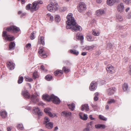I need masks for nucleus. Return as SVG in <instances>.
I'll return each instance as SVG.
<instances>
[{
	"instance_id": "1",
	"label": "nucleus",
	"mask_w": 131,
	"mask_h": 131,
	"mask_svg": "<svg viewBox=\"0 0 131 131\" xmlns=\"http://www.w3.org/2000/svg\"><path fill=\"white\" fill-rule=\"evenodd\" d=\"M67 20L66 21L67 29H71L73 31H81L82 30V28L76 24L74 18L73 17L72 13L69 14L67 16Z\"/></svg>"
},
{
	"instance_id": "2",
	"label": "nucleus",
	"mask_w": 131,
	"mask_h": 131,
	"mask_svg": "<svg viewBox=\"0 0 131 131\" xmlns=\"http://www.w3.org/2000/svg\"><path fill=\"white\" fill-rule=\"evenodd\" d=\"M78 11L80 13H82L86 9L85 4L84 3H80L77 7Z\"/></svg>"
},
{
	"instance_id": "3",
	"label": "nucleus",
	"mask_w": 131,
	"mask_h": 131,
	"mask_svg": "<svg viewBox=\"0 0 131 131\" xmlns=\"http://www.w3.org/2000/svg\"><path fill=\"white\" fill-rule=\"evenodd\" d=\"M6 30L8 31H12L16 33L20 30L19 28L15 26H12L6 28Z\"/></svg>"
},
{
	"instance_id": "4",
	"label": "nucleus",
	"mask_w": 131,
	"mask_h": 131,
	"mask_svg": "<svg viewBox=\"0 0 131 131\" xmlns=\"http://www.w3.org/2000/svg\"><path fill=\"white\" fill-rule=\"evenodd\" d=\"M3 36L4 38L6 40L10 41L14 39V36L10 37V35L7 34L6 31H5L3 32Z\"/></svg>"
},
{
	"instance_id": "5",
	"label": "nucleus",
	"mask_w": 131,
	"mask_h": 131,
	"mask_svg": "<svg viewBox=\"0 0 131 131\" xmlns=\"http://www.w3.org/2000/svg\"><path fill=\"white\" fill-rule=\"evenodd\" d=\"M106 70L108 72L112 74L114 73L115 71L114 67L111 64L107 66Z\"/></svg>"
},
{
	"instance_id": "6",
	"label": "nucleus",
	"mask_w": 131,
	"mask_h": 131,
	"mask_svg": "<svg viewBox=\"0 0 131 131\" xmlns=\"http://www.w3.org/2000/svg\"><path fill=\"white\" fill-rule=\"evenodd\" d=\"M51 100L53 103L56 104H59L60 102V100L57 97L54 96L53 95H51Z\"/></svg>"
},
{
	"instance_id": "7",
	"label": "nucleus",
	"mask_w": 131,
	"mask_h": 131,
	"mask_svg": "<svg viewBox=\"0 0 131 131\" xmlns=\"http://www.w3.org/2000/svg\"><path fill=\"white\" fill-rule=\"evenodd\" d=\"M38 53L40 56L46 58L47 57V55L45 54L46 52L44 50V48L42 47H41L39 48Z\"/></svg>"
},
{
	"instance_id": "8",
	"label": "nucleus",
	"mask_w": 131,
	"mask_h": 131,
	"mask_svg": "<svg viewBox=\"0 0 131 131\" xmlns=\"http://www.w3.org/2000/svg\"><path fill=\"white\" fill-rule=\"evenodd\" d=\"M117 10L120 13L123 12L125 9L124 4L122 3H121L118 4L117 6Z\"/></svg>"
},
{
	"instance_id": "9",
	"label": "nucleus",
	"mask_w": 131,
	"mask_h": 131,
	"mask_svg": "<svg viewBox=\"0 0 131 131\" xmlns=\"http://www.w3.org/2000/svg\"><path fill=\"white\" fill-rule=\"evenodd\" d=\"M52 4L53 10V12H54L58 9L59 6L58 3L55 1H53L52 2Z\"/></svg>"
},
{
	"instance_id": "10",
	"label": "nucleus",
	"mask_w": 131,
	"mask_h": 131,
	"mask_svg": "<svg viewBox=\"0 0 131 131\" xmlns=\"http://www.w3.org/2000/svg\"><path fill=\"white\" fill-rule=\"evenodd\" d=\"M7 66L9 69L12 70L15 67V64L12 61L9 62L7 63Z\"/></svg>"
},
{
	"instance_id": "11",
	"label": "nucleus",
	"mask_w": 131,
	"mask_h": 131,
	"mask_svg": "<svg viewBox=\"0 0 131 131\" xmlns=\"http://www.w3.org/2000/svg\"><path fill=\"white\" fill-rule=\"evenodd\" d=\"M115 87L110 88L107 90V93L109 95H111L113 94L115 90Z\"/></svg>"
},
{
	"instance_id": "12",
	"label": "nucleus",
	"mask_w": 131,
	"mask_h": 131,
	"mask_svg": "<svg viewBox=\"0 0 131 131\" xmlns=\"http://www.w3.org/2000/svg\"><path fill=\"white\" fill-rule=\"evenodd\" d=\"M97 84L96 83L92 82L89 87L91 91H93L96 89L97 88Z\"/></svg>"
},
{
	"instance_id": "13",
	"label": "nucleus",
	"mask_w": 131,
	"mask_h": 131,
	"mask_svg": "<svg viewBox=\"0 0 131 131\" xmlns=\"http://www.w3.org/2000/svg\"><path fill=\"white\" fill-rule=\"evenodd\" d=\"M104 10L102 9H99L97 10L96 12V14L97 16H100L105 14Z\"/></svg>"
},
{
	"instance_id": "14",
	"label": "nucleus",
	"mask_w": 131,
	"mask_h": 131,
	"mask_svg": "<svg viewBox=\"0 0 131 131\" xmlns=\"http://www.w3.org/2000/svg\"><path fill=\"white\" fill-rule=\"evenodd\" d=\"M51 95L49 96L48 94H43L42 95V98L43 99L45 100L49 101L51 100Z\"/></svg>"
},
{
	"instance_id": "15",
	"label": "nucleus",
	"mask_w": 131,
	"mask_h": 131,
	"mask_svg": "<svg viewBox=\"0 0 131 131\" xmlns=\"http://www.w3.org/2000/svg\"><path fill=\"white\" fill-rule=\"evenodd\" d=\"M22 94L25 98L28 99L30 98V94L27 91H22Z\"/></svg>"
},
{
	"instance_id": "16",
	"label": "nucleus",
	"mask_w": 131,
	"mask_h": 131,
	"mask_svg": "<svg viewBox=\"0 0 131 131\" xmlns=\"http://www.w3.org/2000/svg\"><path fill=\"white\" fill-rule=\"evenodd\" d=\"M118 1V0H107V3L108 6H112Z\"/></svg>"
},
{
	"instance_id": "17",
	"label": "nucleus",
	"mask_w": 131,
	"mask_h": 131,
	"mask_svg": "<svg viewBox=\"0 0 131 131\" xmlns=\"http://www.w3.org/2000/svg\"><path fill=\"white\" fill-rule=\"evenodd\" d=\"M76 38L77 39L80 40L81 43L83 42L84 40V37L83 36L81 35V34H77L76 35Z\"/></svg>"
},
{
	"instance_id": "18",
	"label": "nucleus",
	"mask_w": 131,
	"mask_h": 131,
	"mask_svg": "<svg viewBox=\"0 0 131 131\" xmlns=\"http://www.w3.org/2000/svg\"><path fill=\"white\" fill-rule=\"evenodd\" d=\"M45 127L49 129H51L52 128L53 123L51 122H49L45 124Z\"/></svg>"
},
{
	"instance_id": "19",
	"label": "nucleus",
	"mask_w": 131,
	"mask_h": 131,
	"mask_svg": "<svg viewBox=\"0 0 131 131\" xmlns=\"http://www.w3.org/2000/svg\"><path fill=\"white\" fill-rule=\"evenodd\" d=\"M15 43L14 42H11L9 45V50H12L15 48Z\"/></svg>"
},
{
	"instance_id": "20",
	"label": "nucleus",
	"mask_w": 131,
	"mask_h": 131,
	"mask_svg": "<svg viewBox=\"0 0 131 131\" xmlns=\"http://www.w3.org/2000/svg\"><path fill=\"white\" fill-rule=\"evenodd\" d=\"M82 111H83L84 110L86 111H88L89 110V107L88 104H85L82 105L81 107Z\"/></svg>"
},
{
	"instance_id": "21",
	"label": "nucleus",
	"mask_w": 131,
	"mask_h": 131,
	"mask_svg": "<svg viewBox=\"0 0 131 131\" xmlns=\"http://www.w3.org/2000/svg\"><path fill=\"white\" fill-rule=\"evenodd\" d=\"M39 8V6H38L36 4L35 2H34L32 3V5L31 6V10H36L38 9Z\"/></svg>"
},
{
	"instance_id": "22",
	"label": "nucleus",
	"mask_w": 131,
	"mask_h": 131,
	"mask_svg": "<svg viewBox=\"0 0 131 131\" xmlns=\"http://www.w3.org/2000/svg\"><path fill=\"white\" fill-rule=\"evenodd\" d=\"M33 110L35 112H36L37 114L39 116L41 115V112L40 111L39 109L37 107H34L33 108Z\"/></svg>"
},
{
	"instance_id": "23",
	"label": "nucleus",
	"mask_w": 131,
	"mask_h": 131,
	"mask_svg": "<svg viewBox=\"0 0 131 131\" xmlns=\"http://www.w3.org/2000/svg\"><path fill=\"white\" fill-rule=\"evenodd\" d=\"M95 45H92L91 46H86L85 49L87 50L91 51L95 47Z\"/></svg>"
},
{
	"instance_id": "24",
	"label": "nucleus",
	"mask_w": 131,
	"mask_h": 131,
	"mask_svg": "<svg viewBox=\"0 0 131 131\" xmlns=\"http://www.w3.org/2000/svg\"><path fill=\"white\" fill-rule=\"evenodd\" d=\"M52 2H50V4H49L47 6V8L48 10L50 12H53V8L52 7Z\"/></svg>"
},
{
	"instance_id": "25",
	"label": "nucleus",
	"mask_w": 131,
	"mask_h": 131,
	"mask_svg": "<svg viewBox=\"0 0 131 131\" xmlns=\"http://www.w3.org/2000/svg\"><path fill=\"white\" fill-rule=\"evenodd\" d=\"M63 74V72L62 70H57L54 72V74L55 75L60 76Z\"/></svg>"
},
{
	"instance_id": "26",
	"label": "nucleus",
	"mask_w": 131,
	"mask_h": 131,
	"mask_svg": "<svg viewBox=\"0 0 131 131\" xmlns=\"http://www.w3.org/2000/svg\"><path fill=\"white\" fill-rule=\"evenodd\" d=\"M7 115V113L5 111H2L1 114V116L3 118H6Z\"/></svg>"
},
{
	"instance_id": "27",
	"label": "nucleus",
	"mask_w": 131,
	"mask_h": 131,
	"mask_svg": "<svg viewBox=\"0 0 131 131\" xmlns=\"http://www.w3.org/2000/svg\"><path fill=\"white\" fill-rule=\"evenodd\" d=\"M31 99L33 102H38L39 100V99L37 98L36 96L33 95L31 96Z\"/></svg>"
},
{
	"instance_id": "28",
	"label": "nucleus",
	"mask_w": 131,
	"mask_h": 131,
	"mask_svg": "<svg viewBox=\"0 0 131 131\" xmlns=\"http://www.w3.org/2000/svg\"><path fill=\"white\" fill-rule=\"evenodd\" d=\"M68 105L69 109H71L72 111H73L75 107L74 104L73 103H72L71 104H68Z\"/></svg>"
},
{
	"instance_id": "29",
	"label": "nucleus",
	"mask_w": 131,
	"mask_h": 131,
	"mask_svg": "<svg viewBox=\"0 0 131 131\" xmlns=\"http://www.w3.org/2000/svg\"><path fill=\"white\" fill-rule=\"evenodd\" d=\"M38 40L39 41H40V42H41V43L42 45H45V40L44 38L43 37L41 36L40 37H39L38 38Z\"/></svg>"
},
{
	"instance_id": "30",
	"label": "nucleus",
	"mask_w": 131,
	"mask_h": 131,
	"mask_svg": "<svg viewBox=\"0 0 131 131\" xmlns=\"http://www.w3.org/2000/svg\"><path fill=\"white\" fill-rule=\"evenodd\" d=\"M62 113L63 116H70L71 115V112L67 111H63Z\"/></svg>"
},
{
	"instance_id": "31",
	"label": "nucleus",
	"mask_w": 131,
	"mask_h": 131,
	"mask_svg": "<svg viewBox=\"0 0 131 131\" xmlns=\"http://www.w3.org/2000/svg\"><path fill=\"white\" fill-rule=\"evenodd\" d=\"M128 88V85L127 83H125L123 85L122 88L124 91H126Z\"/></svg>"
},
{
	"instance_id": "32",
	"label": "nucleus",
	"mask_w": 131,
	"mask_h": 131,
	"mask_svg": "<svg viewBox=\"0 0 131 131\" xmlns=\"http://www.w3.org/2000/svg\"><path fill=\"white\" fill-rule=\"evenodd\" d=\"M54 19L56 22H59L61 20V18L59 15H56L55 16Z\"/></svg>"
},
{
	"instance_id": "33",
	"label": "nucleus",
	"mask_w": 131,
	"mask_h": 131,
	"mask_svg": "<svg viewBox=\"0 0 131 131\" xmlns=\"http://www.w3.org/2000/svg\"><path fill=\"white\" fill-rule=\"evenodd\" d=\"M32 76L34 79H35L38 78L39 77V76L36 71H35L34 72Z\"/></svg>"
},
{
	"instance_id": "34",
	"label": "nucleus",
	"mask_w": 131,
	"mask_h": 131,
	"mask_svg": "<svg viewBox=\"0 0 131 131\" xmlns=\"http://www.w3.org/2000/svg\"><path fill=\"white\" fill-rule=\"evenodd\" d=\"M52 77L50 75H47L45 77V79L48 81H50L52 79Z\"/></svg>"
},
{
	"instance_id": "35",
	"label": "nucleus",
	"mask_w": 131,
	"mask_h": 131,
	"mask_svg": "<svg viewBox=\"0 0 131 131\" xmlns=\"http://www.w3.org/2000/svg\"><path fill=\"white\" fill-rule=\"evenodd\" d=\"M70 52L76 55H78L79 54V52L76 50H70Z\"/></svg>"
},
{
	"instance_id": "36",
	"label": "nucleus",
	"mask_w": 131,
	"mask_h": 131,
	"mask_svg": "<svg viewBox=\"0 0 131 131\" xmlns=\"http://www.w3.org/2000/svg\"><path fill=\"white\" fill-rule=\"evenodd\" d=\"M87 39L88 40L90 41H93L94 40V39L90 35H88L86 37Z\"/></svg>"
},
{
	"instance_id": "37",
	"label": "nucleus",
	"mask_w": 131,
	"mask_h": 131,
	"mask_svg": "<svg viewBox=\"0 0 131 131\" xmlns=\"http://www.w3.org/2000/svg\"><path fill=\"white\" fill-rule=\"evenodd\" d=\"M62 70L64 72L66 73H67L70 71V69L65 67H63V68Z\"/></svg>"
},
{
	"instance_id": "38",
	"label": "nucleus",
	"mask_w": 131,
	"mask_h": 131,
	"mask_svg": "<svg viewBox=\"0 0 131 131\" xmlns=\"http://www.w3.org/2000/svg\"><path fill=\"white\" fill-rule=\"evenodd\" d=\"M116 18L119 21H122L123 20L122 17L119 15H118L116 16Z\"/></svg>"
},
{
	"instance_id": "39",
	"label": "nucleus",
	"mask_w": 131,
	"mask_h": 131,
	"mask_svg": "<svg viewBox=\"0 0 131 131\" xmlns=\"http://www.w3.org/2000/svg\"><path fill=\"white\" fill-rule=\"evenodd\" d=\"M36 33V32L34 31L33 32L31 33V34L30 36V38L31 40H33L34 39L35 37L34 36V34Z\"/></svg>"
},
{
	"instance_id": "40",
	"label": "nucleus",
	"mask_w": 131,
	"mask_h": 131,
	"mask_svg": "<svg viewBox=\"0 0 131 131\" xmlns=\"http://www.w3.org/2000/svg\"><path fill=\"white\" fill-rule=\"evenodd\" d=\"M49 121L50 119L49 118L47 117H45L44 121L43 122V123L44 124H45L47 123V122H49Z\"/></svg>"
},
{
	"instance_id": "41",
	"label": "nucleus",
	"mask_w": 131,
	"mask_h": 131,
	"mask_svg": "<svg viewBox=\"0 0 131 131\" xmlns=\"http://www.w3.org/2000/svg\"><path fill=\"white\" fill-rule=\"evenodd\" d=\"M25 81H33V79L27 76L25 77Z\"/></svg>"
},
{
	"instance_id": "42",
	"label": "nucleus",
	"mask_w": 131,
	"mask_h": 131,
	"mask_svg": "<svg viewBox=\"0 0 131 131\" xmlns=\"http://www.w3.org/2000/svg\"><path fill=\"white\" fill-rule=\"evenodd\" d=\"M99 118L101 120L104 121H106L107 120V118L102 115H100L99 116Z\"/></svg>"
},
{
	"instance_id": "43",
	"label": "nucleus",
	"mask_w": 131,
	"mask_h": 131,
	"mask_svg": "<svg viewBox=\"0 0 131 131\" xmlns=\"http://www.w3.org/2000/svg\"><path fill=\"white\" fill-rule=\"evenodd\" d=\"M80 118L81 119L84 120H86L88 118L87 115L86 114H84V115L83 116V117H82L81 116H80Z\"/></svg>"
},
{
	"instance_id": "44",
	"label": "nucleus",
	"mask_w": 131,
	"mask_h": 131,
	"mask_svg": "<svg viewBox=\"0 0 131 131\" xmlns=\"http://www.w3.org/2000/svg\"><path fill=\"white\" fill-rule=\"evenodd\" d=\"M17 128L18 129H20L21 130H22L24 129L23 125L21 124H18L17 126Z\"/></svg>"
},
{
	"instance_id": "45",
	"label": "nucleus",
	"mask_w": 131,
	"mask_h": 131,
	"mask_svg": "<svg viewBox=\"0 0 131 131\" xmlns=\"http://www.w3.org/2000/svg\"><path fill=\"white\" fill-rule=\"evenodd\" d=\"M124 2L126 4H129L131 3V0H123Z\"/></svg>"
},
{
	"instance_id": "46",
	"label": "nucleus",
	"mask_w": 131,
	"mask_h": 131,
	"mask_svg": "<svg viewBox=\"0 0 131 131\" xmlns=\"http://www.w3.org/2000/svg\"><path fill=\"white\" fill-rule=\"evenodd\" d=\"M116 101L114 99H111L109 100L107 102V104H111L112 103H114Z\"/></svg>"
},
{
	"instance_id": "47",
	"label": "nucleus",
	"mask_w": 131,
	"mask_h": 131,
	"mask_svg": "<svg viewBox=\"0 0 131 131\" xmlns=\"http://www.w3.org/2000/svg\"><path fill=\"white\" fill-rule=\"evenodd\" d=\"M35 3L38 6H39V5L40 4H41L43 3V2L41 1H38L35 2Z\"/></svg>"
},
{
	"instance_id": "48",
	"label": "nucleus",
	"mask_w": 131,
	"mask_h": 131,
	"mask_svg": "<svg viewBox=\"0 0 131 131\" xmlns=\"http://www.w3.org/2000/svg\"><path fill=\"white\" fill-rule=\"evenodd\" d=\"M90 126H89L87 125V128H84L83 131H89L90 130Z\"/></svg>"
},
{
	"instance_id": "49",
	"label": "nucleus",
	"mask_w": 131,
	"mask_h": 131,
	"mask_svg": "<svg viewBox=\"0 0 131 131\" xmlns=\"http://www.w3.org/2000/svg\"><path fill=\"white\" fill-rule=\"evenodd\" d=\"M93 122L92 121H91L89 123L87 124V125H89L90 126V128H92L93 127Z\"/></svg>"
},
{
	"instance_id": "50",
	"label": "nucleus",
	"mask_w": 131,
	"mask_h": 131,
	"mask_svg": "<svg viewBox=\"0 0 131 131\" xmlns=\"http://www.w3.org/2000/svg\"><path fill=\"white\" fill-rule=\"evenodd\" d=\"M23 77H19L18 82H23Z\"/></svg>"
},
{
	"instance_id": "51",
	"label": "nucleus",
	"mask_w": 131,
	"mask_h": 131,
	"mask_svg": "<svg viewBox=\"0 0 131 131\" xmlns=\"http://www.w3.org/2000/svg\"><path fill=\"white\" fill-rule=\"evenodd\" d=\"M93 35L95 36H98L100 34L98 32H96L95 31H93L92 32Z\"/></svg>"
},
{
	"instance_id": "52",
	"label": "nucleus",
	"mask_w": 131,
	"mask_h": 131,
	"mask_svg": "<svg viewBox=\"0 0 131 131\" xmlns=\"http://www.w3.org/2000/svg\"><path fill=\"white\" fill-rule=\"evenodd\" d=\"M48 115L50 117H54L55 115V114H52L50 112H48Z\"/></svg>"
},
{
	"instance_id": "53",
	"label": "nucleus",
	"mask_w": 131,
	"mask_h": 131,
	"mask_svg": "<svg viewBox=\"0 0 131 131\" xmlns=\"http://www.w3.org/2000/svg\"><path fill=\"white\" fill-rule=\"evenodd\" d=\"M66 8L65 7H62L60 9V10L61 12H63L66 10Z\"/></svg>"
},
{
	"instance_id": "54",
	"label": "nucleus",
	"mask_w": 131,
	"mask_h": 131,
	"mask_svg": "<svg viewBox=\"0 0 131 131\" xmlns=\"http://www.w3.org/2000/svg\"><path fill=\"white\" fill-rule=\"evenodd\" d=\"M112 47V45L110 43H108L107 44V48L110 49Z\"/></svg>"
},
{
	"instance_id": "55",
	"label": "nucleus",
	"mask_w": 131,
	"mask_h": 131,
	"mask_svg": "<svg viewBox=\"0 0 131 131\" xmlns=\"http://www.w3.org/2000/svg\"><path fill=\"white\" fill-rule=\"evenodd\" d=\"M31 44L30 43H28L26 45V47L28 49H29L31 48Z\"/></svg>"
},
{
	"instance_id": "56",
	"label": "nucleus",
	"mask_w": 131,
	"mask_h": 131,
	"mask_svg": "<svg viewBox=\"0 0 131 131\" xmlns=\"http://www.w3.org/2000/svg\"><path fill=\"white\" fill-rule=\"evenodd\" d=\"M31 5L30 4H29L27 5L26 7V9H30L31 8Z\"/></svg>"
},
{
	"instance_id": "57",
	"label": "nucleus",
	"mask_w": 131,
	"mask_h": 131,
	"mask_svg": "<svg viewBox=\"0 0 131 131\" xmlns=\"http://www.w3.org/2000/svg\"><path fill=\"white\" fill-rule=\"evenodd\" d=\"M100 124H98L96 125L95 126L96 128H100Z\"/></svg>"
},
{
	"instance_id": "58",
	"label": "nucleus",
	"mask_w": 131,
	"mask_h": 131,
	"mask_svg": "<svg viewBox=\"0 0 131 131\" xmlns=\"http://www.w3.org/2000/svg\"><path fill=\"white\" fill-rule=\"evenodd\" d=\"M44 111L45 113H47L48 114V112H50L49 111L47 108L44 109Z\"/></svg>"
},
{
	"instance_id": "59",
	"label": "nucleus",
	"mask_w": 131,
	"mask_h": 131,
	"mask_svg": "<svg viewBox=\"0 0 131 131\" xmlns=\"http://www.w3.org/2000/svg\"><path fill=\"white\" fill-rule=\"evenodd\" d=\"M98 99V97L95 96L94 98V100L95 101H97Z\"/></svg>"
},
{
	"instance_id": "60",
	"label": "nucleus",
	"mask_w": 131,
	"mask_h": 131,
	"mask_svg": "<svg viewBox=\"0 0 131 131\" xmlns=\"http://www.w3.org/2000/svg\"><path fill=\"white\" fill-rule=\"evenodd\" d=\"M100 128H102L103 129H104L105 128V126L104 125L100 124Z\"/></svg>"
},
{
	"instance_id": "61",
	"label": "nucleus",
	"mask_w": 131,
	"mask_h": 131,
	"mask_svg": "<svg viewBox=\"0 0 131 131\" xmlns=\"http://www.w3.org/2000/svg\"><path fill=\"white\" fill-rule=\"evenodd\" d=\"M49 18L50 20L51 21L53 20V16L51 15Z\"/></svg>"
},
{
	"instance_id": "62",
	"label": "nucleus",
	"mask_w": 131,
	"mask_h": 131,
	"mask_svg": "<svg viewBox=\"0 0 131 131\" xmlns=\"http://www.w3.org/2000/svg\"><path fill=\"white\" fill-rule=\"evenodd\" d=\"M40 69L42 70H44L45 69V67L43 65L41 66Z\"/></svg>"
},
{
	"instance_id": "63",
	"label": "nucleus",
	"mask_w": 131,
	"mask_h": 131,
	"mask_svg": "<svg viewBox=\"0 0 131 131\" xmlns=\"http://www.w3.org/2000/svg\"><path fill=\"white\" fill-rule=\"evenodd\" d=\"M89 118L91 120H93L95 119L92 117V115H90L89 116Z\"/></svg>"
},
{
	"instance_id": "64",
	"label": "nucleus",
	"mask_w": 131,
	"mask_h": 131,
	"mask_svg": "<svg viewBox=\"0 0 131 131\" xmlns=\"http://www.w3.org/2000/svg\"><path fill=\"white\" fill-rule=\"evenodd\" d=\"M129 73L131 74V66H129Z\"/></svg>"
}]
</instances>
